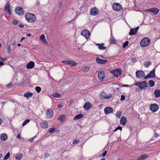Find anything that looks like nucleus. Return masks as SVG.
Masks as SVG:
<instances>
[{
  "label": "nucleus",
  "mask_w": 160,
  "mask_h": 160,
  "mask_svg": "<svg viewBox=\"0 0 160 160\" xmlns=\"http://www.w3.org/2000/svg\"><path fill=\"white\" fill-rule=\"evenodd\" d=\"M25 18L27 22L29 23H34L37 20L36 15L31 12L26 13L25 15Z\"/></svg>",
  "instance_id": "f257e3e1"
},
{
  "label": "nucleus",
  "mask_w": 160,
  "mask_h": 160,
  "mask_svg": "<svg viewBox=\"0 0 160 160\" xmlns=\"http://www.w3.org/2000/svg\"><path fill=\"white\" fill-rule=\"evenodd\" d=\"M150 39L148 37L143 38L140 42V45L143 47H145L148 45L150 43Z\"/></svg>",
  "instance_id": "f03ea898"
},
{
  "label": "nucleus",
  "mask_w": 160,
  "mask_h": 160,
  "mask_svg": "<svg viewBox=\"0 0 160 160\" xmlns=\"http://www.w3.org/2000/svg\"><path fill=\"white\" fill-rule=\"evenodd\" d=\"M110 73L113 74L114 77H118L122 74V71L121 69L118 68L115 70H111L110 71Z\"/></svg>",
  "instance_id": "7ed1b4c3"
},
{
  "label": "nucleus",
  "mask_w": 160,
  "mask_h": 160,
  "mask_svg": "<svg viewBox=\"0 0 160 160\" xmlns=\"http://www.w3.org/2000/svg\"><path fill=\"white\" fill-rule=\"evenodd\" d=\"M134 85L138 86L141 89L146 88L147 87V84L146 81L137 82L134 83Z\"/></svg>",
  "instance_id": "20e7f679"
},
{
  "label": "nucleus",
  "mask_w": 160,
  "mask_h": 160,
  "mask_svg": "<svg viewBox=\"0 0 160 160\" xmlns=\"http://www.w3.org/2000/svg\"><path fill=\"white\" fill-rule=\"evenodd\" d=\"M15 13L19 15H22L25 13V11L22 7L18 6L16 7L15 9Z\"/></svg>",
  "instance_id": "39448f33"
},
{
  "label": "nucleus",
  "mask_w": 160,
  "mask_h": 160,
  "mask_svg": "<svg viewBox=\"0 0 160 160\" xmlns=\"http://www.w3.org/2000/svg\"><path fill=\"white\" fill-rule=\"evenodd\" d=\"M62 63L71 66L75 67L77 65V63L71 60H63L62 61Z\"/></svg>",
  "instance_id": "423d86ee"
},
{
  "label": "nucleus",
  "mask_w": 160,
  "mask_h": 160,
  "mask_svg": "<svg viewBox=\"0 0 160 160\" xmlns=\"http://www.w3.org/2000/svg\"><path fill=\"white\" fill-rule=\"evenodd\" d=\"M112 8L114 10L118 11L122 9V7L120 4L114 2L112 5Z\"/></svg>",
  "instance_id": "0eeeda50"
},
{
  "label": "nucleus",
  "mask_w": 160,
  "mask_h": 160,
  "mask_svg": "<svg viewBox=\"0 0 160 160\" xmlns=\"http://www.w3.org/2000/svg\"><path fill=\"white\" fill-rule=\"evenodd\" d=\"M159 9L157 8H153L145 10L146 12H152L153 14H157L159 12Z\"/></svg>",
  "instance_id": "6e6552de"
},
{
  "label": "nucleus",
  "mask_w": 160,
  "mask_h": 160,
  "mask_svg": "<svg viewBox=\"0 0 160 160\" xmlns=\"http://www.w3.org/2000/svg\"><path fill=\"white\" fill-rule=\"evenodd\" d=\"M98 12V10L95 7L92 8L90 9V14L92 15L96 16Z\"/></svg>",
  "instance_id": "1a4fd4ad"
},
{
  "label": "nucleus",
  "mask_w": 160,
  "mask_h": 160,
  "mask_svg": "<svg viewBox=\"0 0 160 160\" xmlns=\"http://www.w3.org/2000/svg\"><path fill=\"white\" fill-rule=\"evenodd\" d=\"M81 34L84 36L87 39H88L89 38L90 33L89 30L85 29L82 31Z\"/></svg>",
  "instance_id": "9d476101"
},
{
  "label": "nucleus",
  "mask_w": 160,
  "mask_h": 160,
  "mask_svg": "<svg viewBox=\"0 0 160 160\" xmlns=\"http://www.w3.org/2000/svg\"><path fill=\"white\" fill-rule=\"evenodd\" d=\"M159 108L158 106L156 103L152 104L150 105V109L153 112L157 111Z\"/></svg>",
  "instance_id": "9b49d317"
},
{
  "label": "nucleus",
  "mask_w": 160,
  "mask_h": 160,
  "mask_svg": "<svg viewBox=\"0 0 160 160\" xmlns=\"http://www.w3.org/2000/svg\"><path fill=\"white\" fill-rule=\"evenodd\" d=\"M155 69H153L152 71H151L150 72L144 77L145 79L149 78H153L155 76Z\"/></svg>",
  "instance_id": "f8f14e48"
},
{
  "label": "nucleus",
  "mask_w": 160,
  "mask_h": 160,
  "mask_svg": "<svg viewBox=\"0 0 160 160\" xmlns=\"http://www.w3.org/2000/svg\"><path fill=\"white\" fill-rule=\"evenodd\" d=\"M136 75L137 77L139 78H141L144 77L145 74L143 71L139 70L137 71L136 72Z\"/></svg>",
  "instance_id": "ddd939ff"
},
{
  "label": "nucleus",
  "mask_w": 160,
  "mask_h": 160,
  "mask_svg": "<svg viewBox=\"0 0 160 160\" xmlns=\"http://www.w3.org/2000/svg\"><path fill=\"white\" fill-rule=\"evenodd\" d=\"M4 11H7L8 13L10 15H11V11L10 8V5L9 3L7 2L4 7Z\"/></svg>",
  "instance_id": "4468645a"
},
{
  "label": "nucleus",
  "mask_w": 160,
  "mask_h": 160,
  "mask_svg": "<svg viewBox=\"0 0 160 160\" xmlns=\"http://www.w3.org/2000/svg\"><path fill=\"white\" fill-rule=\"evenodd\" d=\"M92 107V104L89 102H87L83 106V108L86 110H88Z\"/></svg>",
  "instance_id": "2eb2a0df"
},
{
  "label": "nucleus",
  "mask_w": 160,
  "mask_h": 160,
  "mask_svg": "<svg viewBox=\"0 0 160 160\" xmlns=\"http://www.w3.org/2000/svg\"><path fill=\"white\" fill-rule=\"evenodd\" d=\"M98 77L101 81L103 80L105 77V74L103 71L101 70L99 71L98 73Z\"/></svg>",
  "instance_id": "dca6fc26"
},
{
  "label": "nucleus",
  "mask_w": 160,
  "mask_h": 160,
  "mask_svg": "<svg viewBox=\"0 0 160 160\" xmlns=\"http://www.w3.org/2000/svg\"><path fill=\"white\" fill-rule=\"evenodd\" d=\"M104 113L106 114L109 113H112L113 112V109L109 107H107L104 108Z\"/></svg>",
  "instance_id": "f3484780"
},
{
  "label": "nucleus",
  "mask_w": 160,
  "mask_h": 160,
  "mask_svg": "<svg viewBox=\"0 0 160 160\" xmlns=\"http://www.w3.org/2000/svg\"><path fill=\"white\" fill-rule=\"evenodd\" d=\"M96 61L97 63L101 64H104L108 62L107 60L102 59L99 58H97Z\"/></svg>",
  "instance_id": "a211bd4d"
},
{
  "label": "nucleus",
  "mask_w": 160,
  "mask_h": 160,
  "mask_svg": "<svg viewBox=\"0 0 160 160\" xmlns=\"http://www.w3.org/2000/svg\"><path fill=\"white\" fill-rule=\"evenodd\" d=\"M53 112L52 110L49 109L46 113V116L48 118H52L53 116Z\"/></svg>",
  "instance_id": "6ab92c4d"
},
{
  "label": "nucleus",
  "mask_w": 160,
  "mask_h": 160,
  "mask_svg": "<svg viewBox=\"0 0 160 160\" xmlns=\"http://www.w3.org/2000/svg\"><path fill=\"white\" fill-rule=\"evenodd\" d=\"M40 126L41 128L45 129L48 128V124L45 121H43L40 124Z\"/></svg>",
  "instance_id": "aec40b11"
},
{
  "label": "nucleus",
  "mask_w": 160,
  "mask_h": 160,
  "mask_svg": "<svg viewBox=\"0 0 160 160\" xmlns=\"http://www.w3.org/2000/svg\"><path fill=\"white\" fill-rule=\"evenodd\" d=\"M40 40L42 42V43L45 45H47L48 43L46 41L45 38V35L43 34H42L40 37Z\"/></svg>",
  "instance_id": "412c9836"
},
{
  "label": "nucleus",
  "mask_w": 160,
  "mask_h": 160,
  "mask_svg": "<svg viewBox=\"0 0 160 160\" xmlns=\"http://www.w3.org/2000/svg\"><path fill=\"white\" fill-rule=\"evenodd\" d=\"M34 62L32 61H30L28 63L26 67L27 69L32 68L34 67Z\"/></svg>",
  "instance_id": "4be33fe9"
},
{
  "label": "nucleus",
  "mask_w": 160,
  "mask_h": 160,
  "mask_svg": "<svg viewBox=\"0 0 160 160\" xmlns=\"http://www.w3.org/2000/svg\"><path fill=\"white\" fill-rule=\"evenodd\" d=\"M127 122V119L124 116L122 117L120 120V123L124 126L126 124Z\"/></svg>",
  "instance_id": "5701e85b"
},
{
  "label": "nucleus",
  "mask_w": 160,
  "mask_h": 160,
  "mask_svg": "<svg viewBox=\"0 0 160 160\" xmlns=\"http://www.w3.org/2000/svg\"><path fill=\"white\" fill-rule=\"evenodd\" d=\"M148 155L143 154L141 155L140 157H138L136 160H143L148 158Z\"/></svg>",
  "instance_id": "b1692460"
},
{
  "label": "nucleus",
  "mask_w": 160,
  "mask_h": 160,
  "mask_svg": "<svg viewBox=\"0 0 160 160\" xmlns=\"http://www.w3.org/2000/svg\"><path fill=\"white\" fill-rule=\"evenodd\" d=\"M104 43H102V44L97 43L96 44V46H98V48L102 50H104L106 48V47H104Z\"/></svg>",
  "instance_id": "393cba45"
},
{
  "label": "nucleus",
  "mask_w": 160,
  "mask_h": 160,
  "mask_svg": "<svg viewBox=\"0 0 160 160\" xmlns=\"http://www.w3.org/2000/svg\"><path fill=\"white\" fill-rule=\"evenodd\" d=\"M8 138V136L6 134L2 133L1 135L0 139L2 141H5Z\"/></svg>",
  "instance_id": "a878e982"
},
{
  "label": "nucleus",
  "mask_w": 160,
  "mask_h": 160,
  "mask_svg": "<svg viewBox=\"0 0 160 160\" xmlns=\"http://www.w3.org/2000/svg\"><path fill=\"white\" fill-rule=\"evenodd\" d=\"M66 116L65 114L61 115L58 118V120L62 122H63L65 119Z\"/></svg>",
  "instance_id": "bb28decb"
},
{
  "label": "nucleus",
  "mask_w": 160,
  "mask_h": 160,
  "mask_svg": "<svg viewBox=\"0 0 160 160\" xmlns=\"http://www.w3.org/2000/svg\"><path fill=\"white\" fill-rule=\"evenodd\" d=\"M33 95V93L31 92H28L25 93L24 94V96L25 97L28 98L29 97H31Z\"/></svg>",
  "instance_id": "cd10ccee"
},
{
  "label": "nucleus",
  "mask_w": 160,
  "mask_h": 160,
  "mask_svg": "<svg viewBox=\"0 0 160 160\" xmlns=\"http://www.w3.org/2000/svg\"><path fill=\"white\" fill-rule=\"evenodd\" d=\"M137 31L134 29H131L129 32V34L130 36L134 35L137 34Z\"/></svg>",
  "instance_id": "c85d7f7f"
},
{
  "label": "nucleus",
  "mask_w": 160,
  "mask_h": 160,
  "mask_svg": "<svg viewBox=\"0 0 160 160\" xmlns=\"http://www.w3.org/2000/svg\"><path fill=\"white\" fill-rule=\"evenodd\" d=\"M83 117V115L81 114H79L76 115L74 118V120H78Z\"/></svg>",
  "instance_id": "c756f323"
},
{
  "label": "nucleus",
  "mask_w": 160,
  "mask_h": 160,
  "mask_svg": "<svg viewBox=\"0 0 160 160\" xmlns=\"http://www.w3.org/2000/svg\"><path fill=\"white\" fill-rule=\"evenodd\" d=\"M155 95L156 97H160V90L158 89H156L154 92Z\"/></svg>",
  "instance_id": "7c9ffc66"
},
{
  "label": "nucleus",
  "mask_w": 160,
  "mask_h": 160,
  "mask_svg": "<svg viewBox=\"0 0 160 160\" xmlns=\"http://www.w3.org/2000/svg\"><path fill=\"white\" fill-rule=\"evenodd\" d=\"M90 68L89 66H87L82 68V70L83 72H87L90 70Z\"/></svg>",
  "instance_id": "2f4dec72"
},
{
  "label": "nucleus",
  "mask_w": 160,
  "mask_h": 160,
  "mask_svg": "<svg viewBox=\"0 0 160 160\" xmlns=\"http://www.w3.org/2000/svg\"><path fill=\"white\" fill-rule=\"evenodd\" d=\"M23 156V154L22 153L18 154L16 155L15 158L17 160H20Z\"/></svg>",
  "instance_id": "473e14b6"
},
{
  "label": "nucleus",
  "mask_w": 160,
  "mask_h": 160,
  "mask_svg": "<svg viewBox=\"0 0 160 160\" xmlns=\"http://www.w3.org/2000/svg\"><path fill=\"white\" fill-rule=\"evenodd\" d=\"M110 42L111 44H115L116 43V41L115 39L112 36L111 37L110 39Z\"/></svg>",
  "instance_id": "72a5a7b5"
},
{
  "label": "nucleus",
  "mask_w": 160,
  "mask_h": 160,
  "mask_svg": "<svg viewBox=\"0 0 160 160\" xmlns=\"http://www.w3.org/2000/svg\"><path fill=\"white\" fill-rule=\"evenodd\" d=\"M148 84L150 87H152L155 85V82L153 80H150L149 81Z\"/></svg>",
  "instance_id": "f704fd0d"
},
{
  "label": "nucleus",
  "mask_w": 160,
  "mask_h": 160,
  "mask_svg": "<svg viewBox=\"0 0 160 160\" xmlns=\"http://www.w3.org/2000/svg\"><path fill=\"white\" fill-rule=\"evenodd\" d=\"M151 64V63L150 61L146 62L144 63V65L145 67L148 68Z\"/></svg>",
  "instance_id": "c9c22d12"
},
{
  "label": "nucleus",
  "mask_w": 160,
  "mask_h": 160,
  "mask_svg": "<svg viewBox=\"0 0 160 160\" xmlns=\"http://www.w3.org/2000/svg\"><path fill=\"white\" fill-rule=\"evenodd\" d=\"M103 97L104 98L108 99L112 97V94H109L107 95H104Z\"/></svg>",
  "instance_id": "e433bc0d"
},
{
  "label": "nucleus",
  "mask_w": 160,
  "mask_h": 160,
  "mask_svg": "<svg viewBox=\"0 0 160 160\" xmlns=\"http://www.w3.org/2000/svg\"><path fill=\"white\" fill-rule=\"evenodd\" d=\"M122 112L121 111H118L116 113V116L118 118H120L121 117Z\"/></svg>",
  "instance_id": "4c0bfd02"
},
{
  "label": "nucleus",
  "mask_w": 160,
  "mask_h": 160,
  "mask_svg": "<svg viewBox=\"0 0 160 160\" xmlns=\"http://www.w3.org/2000/svg\"><path fill=\"white\" fill-rule=\"evenodd\" d=\"M52 96L53 97L56 98H60L61 97V95L58 93H53Z\"/></svg>",
  "instance_id": "58836bf2"
},
{
  "label": "nucleus",
  "mask_w": 160,
  "mask_h": 160,
  "mask_svg": "<svg viewBox=\"0 0 160 160\" xmlns=\"http://www.w3.org/2000/svg\"><path fill=\"white\" fill-rule=\"evenodd\" d=\"M30 120L29 119H27L25 120L22 124V126H24L26 124H27L28 122H30Z\"/></svg>",
  "instance_id": "ea45409f"
},
{
  "label": "nucleus",
  "mask_w": 160,
  "mask_h": 160,
  "mask_svg": "<svg viewBox=\"0 0 160 160\" xmlns=\"http://www.w3.org/2000/svg\"><path fill=\"white\" fill-rule=\"evenodd\" d=\"M10 156V153L9 152H8L7 153V154L4 157L3 159L4 160H6Z\"/></svg>",
  "instance_id": "a19ab883"
},
{
  "label": "nucleus",
  "mask_w": 160,
  "mask_h": 160,
  "mask_svg": "<svg viewBox=\"0 0 160 160\" xmlns=\"http://www.w3.org/2000/svg\"><path fill=\"white\" fill-rule=\"evenodd\" d=\"M80 142V140L78 139H74L73 141V144H78V143H79V142Z\"/></svg>",
  "instance_id": "79ce46f5"
},
{
  "label": "nucleus",
  "mask_w": 160,
  "mask_h": 160,
  "mask_svg": "<svg viewBox=\"0 0 160 160\" xmlns=\"http://www.w3.org/2000/svg\"><path fill=\"white\" fill-rule=\"evenodd\" d=\"M35 89H36V90L37 92L38 93L40 92L41 90V88L40 87H38V86H37L35 88Z\"/></svg>",
  "instance_id": "37998d69"
},
{
  "label": "nucleus",
  "mask_w": 160,
  "mask_h": 160,
  "mask_svg": "<svg viewBox=\"0 0 160 160\" xmlns=\"http://www.w3.org/2000/svg\"><path fill=\"white\" fill-rule=\"evenodd\" d=\"M128 41H127L125 42L123 45V48H124L125 47L127 46L128 44Z\"/></svg>",
  "instance_id": "c03bdc74"
},
{
  "label": "nucleus",
  "mask_w": 160,
  "mask_h": 160,
  "mask_svg": "<svg viewBox=\"0 0 160 160\" xmlns=\"http://www.w3.org/2000/svg\"><path fill=\"white\" fill-rule=\"evenodd\" d=\"M55 128H50L49 129L48 131L50 133H52L55 131Z\"/></svg>",
  "instance_id": "a18cd8bd"
},
{
  "label": "nucleus",
  "mask_w": 160,
  "mask_h": 160,
  "mask_svg": "<svg viewBox=\"0 0 160 160\" xmlns=\"http://www.w3.org/2000/svg\"><path fill=\"white\" fill-rule=\"evenodd\" d=\"M7 51L8 53H10L11 51V48L10 45L7 48Z\"/></svg>",
  "instance_id": "49530a36"
},
{
  "label": "nucleus",
  "mask_w": 160,
  "mask_h": 160,
  "mask_svg": "<svg viewBox=\"0 0 160 160\" xmlns=\"http://www.w3.org/2000/svg\"><path fill=\"white\" fill-rule=\"evenodd\" d=\"M120 130L121 131L122 130V128L120 126H118V127L117 128H116L115 130H114V132H116V131L117 130Z\"/></svg>",
  "instance_id": "de8ad7c7"
},
{
  "label": "nucleus",
  "mask_w": 160,
  "mask_h": 160,
  "mask_svg": "<svg viewBox=\"0 0 160 160\" xmlns=\"http://www.w3.org/2000/svg\"><path fill=\"white\" fill-rule=\"evenodd\" d=\"M125 99V97L123 95H122L121 96V100L123 101Z\"/></svg>",
  "instance_id": "09e8293b"
},
{
  "label": "nucleus",
  "mask_w": 160,
  "mask_h": 160,
  "mask_svg": "<svg viewBox=\"0 0 160 160\" xmlns=\"http://www.w3.org/2000/svg\"><path fill=\"white\" fill-rule=\"evenodd\" d=\"M12 22L14 24L17 25L18 24V21L15 20H14Z\"/></svg>",
  "instance_id": "8fccbe9b"
},
{
  "label": "nucleus",
  "mask_w": 160,
  "mask_h": 160,
  "mask_svg": "<svg viewBox=\"0 0 160 160\" xmlns=\"http://www.w3.org/2000/svg\"><path fill=\"white\" fill-rule=\"evenodd\" d=\"M49 154L47 153H45V155H44V157L45 158H48V157H49Z\"/></svg>",
  "instance_id": "3c124183"
},
{
  "label": "nucleus",
  "mask_w": 160,
  "mask_h": 160,
  "mask_svg": "<svg viewBox=\"0 0 160 160\" xmlns=\"http://www.w3.org/2000/svg\"><path fill=\"white\" fill-rule=\"evenodd\" d=\"M107 151H105L102 154V156L103 157H104L107 154Z\"/></svg>",
  "instance_id": "603ef678"
},
{
  "label": "nucleus",
  "mask_w": 160,
  "mask_h": 160,
  "mask_svg": "<svg viewBox=\"0 0 160 160\" xmlns=\"http://www.w3.org/2000/svg\"><path fill=\"white\" fill-rule=\"evenodd\" d=\"M63 105L62 104H58V108H61L62 107Z\"/></svg>",
  "instance_id": "864d4df0"
},
{
  "label": "nucleus",
  "mask_w": 160,
  "mask_h": 160,
  "mask_svg": "<svg viewBox=\"0 0 160 160\" xmlns=\"http://www.w3.org/2000/svg\"><path fill=\"white\" fill-rule=\"evenodd\" d=\"M1 60L2 61H5L6 60V58H2Z\"/></svg>",
  "instance_id": "5fc2aeb1"
},
{
  "label": "nucleus",
  "mask_w": 160,
  "mask_h": 160,
  "mask_svg": "<svg viewBox=\"0 0 160 160\" xmlns=\"http://www.w3.org/2000/svg\"><path fill=\"white\" fill-rule=\"evenodd\" d=\"M3 122L2 119L0 118V124H2Z\"/></svg>",
  "instance_id": "6e6d98bb"
},
{
  "label": "nucleus",
  "mask_w": 160,
  "mask_h": 160,
  "mask_svg": "<svg viewBox=\"0 0 160 160\" xmlns=\"http://www.w3.org/2000/svg\"><path fill=\"white\" fill-rule=\"evenodd\" d=\"M17 138L20 139L21 138V135L20 134H18L17 135Z\"/></svg>",
  "instance_id": "4d7b16f0"
},
{
  "label": "nucleus",
  "mask_w": 160,
  "mask_h": 160,
  "mask_svg": "<svg viewBox=\"0 0 160 160\" xmlns=\"http://www.w3.org/2000/svg\"><path fill=\"white\" fill-rule=\"evenodd\" d=\"M27 36L28 37H31V35L30 33H28Z\"/></svg>",
  "instance_id": "13d9d810"
},
{
  "label": "nucleus",
  "mask_w": 160,
  "mask_h": 160,
  "mask_svg": "<svg viewBox=\"0 0 160 160\" xmlns=\"http://www.w3.org/2000/svg\"><path fill=\"white\" fill-rule=\"evenodd\" d=\"M139 28V26L137 27V28H134L137 31H138V29Z\"/></svg>",
  "instance_id": "bf43d9fd"
},
{
  "label": "nucleus",
  "mask_w": 160,
  "mask_h": 160,
  "mask_svg": "<svg viewBox=\"0 0 160 160\" xmlns=\"http://www.w3.org/2000/svg\"><path fill=\"white\" fill-rule=\"evenodd\" d=\"M73 103V100H72L71 101L70 103H69V104L70 105H71V104H72Z\"/></svg>",
  "instance_id": "052dcab7"
},
{
  "label": "nucleus",
  "mask_w": 160,
  "mask_h": 160,
  "mask_svg": "<svg viewBox=\"0 0 160 160\" xmlns=\"http://www.w3.org/2000/svg\"><path fill=\"white\" fill-rule=\"evenodd\" d=\"M25 39V37H23L21 39L20 41L21 42H22L23 40Z\"/></svg>",
  "instance_id": "680f3d73"
},
{
  "label": "nucleus",
  "mask_w": 160,
  "mask_h": 160,
  "mask_svg": "<svg viewBox=\"0 0 160 160\" xmlns=\"http://www.w3.org/2000/svg\"><path fill=\"white\" fill-rule=\"evenodd\" d=\"M19 26L20 27V28H22L24 26L23 25H21V24H20L19 25Z\"/></svg>",
  "instance_id": "e2e57ef3"
},
{
  "label": "nucleus",
  "mask_w": 160,
  "mask_h": 160,
  "mask_svg": "<svg viewBox=\"0 0 160 160\" xmlns=\"http://www.w3.org/2000/svg\"><path fill=\"white\" fill-rule=\"evenodd\" d=\"M18 46H21V44H20L18 43Z\"/></svg>",
  "instance_id": "0e129e2a"
},
{
  "label": "nucleus",
  "mask_w": 160,
  "mask_h": 160,
  "mask_svg": "<svg viewBox=\"0 0 160 160\" xmlns=\"http://www.w3.org/2000/svg\"><path fill=\"white\" fill-rule=\"evenodd\" d=\"M132 61H133L134 60H135V58H132Z\"/></svg>",
  "instance_id": "69168bd1"
},
{
  "label": "nucleus",
  "mask_w": 160,
  "mask_h": 160,
  "mask_svg": "<svg viewBox=\"0 0 160 160\" xmlns=\"http://www.w3.org/2000/svg\"><path fill=\"white\" fill-rule=\"evenodd\" d=\"M124 86H125V87H128V85H125Z\"/></svg>",
  "instance_id": "338daca9"
},
{
  "label": "nucleus",
  "mask_w": 160,
  "mask_h": 160,
  "mask_svg": "<svg viewBox=\"0 0 160 160\" xmlns=\"http://www.w3.org/2000/svg\"><path fill=\"white\" fill-rule=\"evenodd\" d=\"M101 160H106L105 158H103L101 159Z\"/></svg>",
  "instance_id": "774afa93"
}]
</instances>
